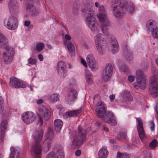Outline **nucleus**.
Instances as JSON below:
<instances>
[{"label": "nucleus", "instance_id": "1", "mask_svg": "<svg viewBox=\"0 0 158 158\" xmlns=\"http://www.w3.org/2000/svg\"><path fill=\"white\" fill-rule=\"evenodd\" d=\"M111 8L114 15L118 18H122L127 12L132 13L135 10L133 3H128L125 0H113Z\"/></svg>", "mask_w": 158, "mask_h": 158}, {"label": "nucleus", "instance_id": "2", "mask_svg": "<svg viewBox=\"0 0 158 158\" xmlns=\"http://www.w3.org/2000/svg\"><path fill=\"white\" fill-rule=\"evenodd\" d=\"M95 110L98 116L102 120L112 126L116 124L117 122L114 114L111 111H106V106L104 102H98L96 104Z\"/></svg>", "mask_w": 158, "mask_h": 158}, {"label": "nucleus", "instance_id": "3", "mask_svg": "<svg viewBox=\"0 0 158 158\" xmlns=\"http://www.w3.org/2000/svg\"><path fill=\"white\" fill-rule=\"evenodd\" d=\"M91 4V3H90L85 4L84 8V13L88 26L94 33L96 34L100 31V29L96 23V19L94 16L95 13Z\"/></svg>", "mask_w": 158, "mask_h": 158}, {"label": "nucleus", "instance_id": "4", "mask_svg": "<svg viewBox=\"0 0 158 158\" xmlns=\"http://www.w3.org/2000/svg\"><path fill=\"white\" fill-rule=\"evenodd\" d=\"M0 48L5 49L3 54V60L6 64L11 63L14 55V49L9 45L8 39L0 33Z\"/></svg>", "mask_w": 158, "mask_h": 158}, {"label": "nucleus", "instance_id": "5", "mask_svg": "<svg viewBox=\"0 0 158 158\" xmlns=\"http://www.w3.org/2000/svg\"><path fill=\"white\" fill-rule=\"evenodd\" d=\"M98 13L97 15V17L101 22V28L102 32L106 35H108L107 31L108 27L110 25V23L107 19L105 13L106 10L103 5H101L98 9Z\"/></svg>", "mask_w": 158, "mask_h": 158}, {"label": "nucleus", "instance_id": "6", "mask_svg": "<svg viewBox=\"0 0 158 158\" xmlns=\"http://www.w3.org/2000/svg\"><path fill=\"white\" fill-rule=\"evenodd\" d=\"M43 135V131L40 130L35 133L33 135L34 142L36 143L32 147L31 151L35 158H41L42 148L40 145L38 143L42 139Z\"/></svg>", "mask_w": 158, "mask_h": 158}, {"label": "nucleus", "instance_id": "7", "mask_svg": "<svg viewBox=\"0 0 158 158\" xmlns=\"http://www.w3.org/2000/svg\"><path fill=\"white\" fill-rule=\"evenodd\" d=\"M38 116L39 121L40 123V125L43 124L44 119L46 121H48L51 117V112L45 106H40L38 107Z\"/></svg>", "mask_w": 158, "mask_h": 158}, {"label": "nucleus", "instance_id": "8", "mask_svg": "<svg viewBox=\"0 0 158 158\" xmlns=\"http://www.w3.org/2000/svg\"><path fill=\"white\" fill-rule=\"evenodd\" d=\"M8 7L11 14L19 15V6L16 0H10L9 2Z\"/></svg>", "mask_w": 158, "mask_h": 158}, {"label": "nucleus", "instance_id": "9", "mask_svg": "<svg viewBox=\"0 0 158 158\" xmlns=\"http://www.w3.org/2000/svg\"><path fill=\"white\" fill-rule=\"evenodd\" d=\"M23 121L27 124H30L34 122L35 119V114L32 112H27L22 115Z\"/></svg>", "mask_w": 158, "mask_h": 158}, {"label": "nucleus", "instance_id": "10", "mask_svg": "<svg viewBox=\"0 0 158 158\" xmlns=\"http://www.w3.org/2000/svg\"><path fill=\"white\" fill-rule=\"evenodd\" d=\"M53 136V131L51 129H49L47 134V137L44 143L45 146L44 150L45 152H47L50 148Z\"/></svg>", "mask_w": 158, "mask_h": 158}, {"label": "nucleus", "instance_id": "11", "mask_svg": "<svg viewBox=\"0 0 158 158\" xmlns=\"http://www.w3.org/2000/svg\"><path fill=\"white\" fill-rule=\"evenodd\" d=\"M86 60L91 70L95 71L98 69V63L92 55L89 54L87 56Z\"/></svg>", "mask_w": 158, "mask_h": 158}, {"label": "nucleus", "instance_id": "12", "mask_svg": "<svg viewBox=\"0 0 158 158\" xmlns=\"http://www.w3.org/2000/svg\"><path fill=\"white\" fill-rule=\"evenodd\" d=\"M158 82L150 81L149 83V92L152 96L156 98L158 95Z\"/></svg>", "mask_w": 158, "mask_h": 158}, {"label": "nucleus", "instance_id": "13", "mask_svg": "<svg viewBox=\"0 0 158 158\" xmlns=\"http://www.w3.org/2000/svg\"><path fill=\"white\" fill-rule=\"evenodd\" d=\"M9 85L11 87L15 88H24L26 87L25 84L21 82L17 78L13 77H10Z\"/></svg>", "mask_w": 158, "mask_h": 158}, {"label": "nucleus", "instance_id": "14", "mask_svg": "<svg viewBox=\"0 0 158 158\" xmlns=\"http://www.w3.org/2000/svg\"><path fill=\"white\" fill-rule=\"evenodd\" d=\"M137 122V127L139 136L140 139L142 140L145 137L143 129V123L142 120L140 118H136Z\"/></svg>", "mask_w": 158, "mask_h": 158}, {"label": "nucleus", "instance_id": "15", "mask_svg": "<svg viewBox=\"0 0 158 158\" xmlns=\"http://www.w3.org/2000/svg\"><path fill=\"white\" fill-rule=\"evenodd\" d=\"M64 151L62 149H57L56 153L51 152L48 153L46 158H64Z\"/></svg>", "mask_w": 158, "mask_h": 158}, {"label": "nucleus", "instance_id": "16", "mask_svg": "<svg viewBox=\"0 0 158 158\" xmlns=\"http://www.w3.org/2000/svg\"><path fill=\"white\" fill-rule=\"evenodd\" d=\"M146 78L136 79V81L133 84L134 87L136 89H144L146 86Z\"/></svg>", "mask_w": 158, "mask_h": 158}, {"label": "nucleus", "instance_id": "17", "mask_svg": "<svg viewBox=\"0 0 158 158\" xmlns=\"http://www.w3.org/2000/svg\"><path fill=\"white\" fill-rule=\"evenodd\" d=\"M19 15H12L7 17L5 20L4 25L5 26L13 22H16L18 20V17Z\"/></svg>", "mask_w": 158, "mask_h": 158}, {"label": "nucleus", "instance_id": "18", "mask_svg": "<svg viewBox=\"0 0 158 158\" xmlns=\"http://www.w3.org/2000/svg\"><path fill=\"white\" fill-rule=\"evenodd\" d=\"M77 94L76 90L74 89H71L69 92V95L66 98L67 102L69 103L74 101L76 99Z\"/></svg>", "mask_w": 158, "mask_h": 158}, {"label": "nucleus", "instance_id": "19", "mask_svg": "<svg viewBox=\"0 0 158 158\" xmlns=\"http://www.w3.org/2000/svg\"><path fill=\"white\" fill-rule=\"evenodd\" d=\"M146 26L147 30L151 32L158 28L157 22L152 20L148 21Z\"/></svg>", "mask_w": 158, "mask_h": 158}, {"label": "nucleus", "instance_id": "20", "mask_svg": "<svg viewBox=\"0 0 158 158\" xmlns=\"http://www.w3.org/2000/svg\"><path fill=\"white\" fill-rule=\"evenodd\" d=\"M109 49L113 53L117 52L118 51V45L115 40H113L110 42Z\"/></svg>", "mask_w": 158, "mask_h": 158}, {"label": "nucleus", "instance_id": "21", "mask_svg": "<svg viewBox=\"0 0 158 158\" xmlns=\"http://www.w3.org/2000/svg\"><path fill=\"white\" fill-rule=\"evenodd\" d=\"M64 44L66 45L69 52L72 56L75 55V48L73 43L70 42H68L67 40H64Z\"/></svg>", "mask_w": 158, "mask_h": 158}, {"label": "nucleus", "instance_id": "22", "mask_svg": "<svg viewBox=\"0 0 158 158\" xmlns=\"http://www.w3.org/2000/svg\"><path fill=\"white\" fill-rule=\"evenodd\" d=\"M79 113V111L78 110L67 111L63 114V117L65 119H70L71 117L77 115Z\"/></svg>", "mask_w": 158, "mask_h": 158}, {"label": "nucleus", "instance_id": "23", "mask_svg": "<svg viewBox=\"0 0 158 158\" xmlns=\"http://www.w3.org/2000/svg\"><path fill=\"white\" fill-rule=\"evenodd\" d=\"M151 72L152 75L150 81L158 82V70L155 67H152Z\"/></svg>", "mask_w": 158, "mask_h": 158}, {"label": "nucleus", "instance_id": "24", "mask_svg": "<svg viewBox=\"0 0 158 158\" xmlns=\"http://www.w3.org/2000/svg\"><path fill=\"white\" fill-rule=\"evenodd\" d=\"M94 40L95 45L105 43L104 39L101 33L96 35L94 37Z\"/></svg>", "mask_w": 158, "mask_h": 158}, {"label": "nucleus", "instance_id": "25", "mask_svg": "<svg viewBox=\"0 0 158 158\" xmlns=\"http://www.w3.org/2000/svg\"><path fill=\"white\" fill-rule=\"evenodd\" d=\"M10 153L9 158H18L20 155V151L17 149L11 147L10 148Z\"/></svg>", "mask_w": 158, "mask_h": 158}, {"label": "nucleus", "instance_id": "26", "mask_svg": "<svg viewBox=\"0 0 158 158\" xmlns=\"http://www.w3.org/2000/svg\"><path fill=\"white\" fill-rule=\"evenodd\" d=\"M54 123L56 131L58 132L60 131L63 124L62 121L60 119H56L54 121Z\"/></svg>", "mask_w": 158, "mask_h": 158}, {"label": "nucleus", "instance_id": "27", "mask_svg": "<svg viewBox=\"0 0 158 158\" xmlns=\"http://www.w3.org/2000/svg\"><path fill=\"white\" fill-rule=\"evenodd\" d=\"M105 43L95 45L97 50L100 55H103L106 49Z\"/></svg>", "mask_w": 158, "mask_h": 158}, {"label": "nucleus", "instance_id": "28", "mask_svg": "<svg viewBox=\"0 0 158 158\" xmlns=\"http://www.w3.org/2000/svg\"><path fill=\"white\" fill-rule=\"evenodd\" d=\"M26 10L28 14L35 15L36 11L35 8L31 3H28L26 7Z\"/></svg>", "mask_w": 158, "mask_h": 158}, {"label": "nucleus", "instance_id": "29", "mask_svg": "<svg viewBox=\"0 0 158 158\" xmlns=\"http://www.w3.org/2000/svg\"><path fill=\"white\" fill-rule=\"evenodd\" d=\"M108 151L106 148H101L98 152V158H106Z\"/></svg>", "mask_w": 158, "mask_h": 158}, {"label": "nucleus", "instance_id": "30", "mask_svg": "<svg viewBox=\"0 0 158 158\" xmlns=\"http://www.w3.org/2000/svg\"><path fill=\"white\" fill-rule=\"evenodd\" d=\"M79 1L76 0L73 4L72 12L73 14L76 15H78L79 10Z\"/></svg>", "mask_w": 158, "mask_h": 158}, {"label": "nucleus", "instance_id": "31", "mask_svg": "<svg viewBox=\"0 0 158 158\" xmlns=\"http://www.w3.org/2000/svg\"><path fill=\"white\" fill-rule=\"evenodd\" d=\"M135 75L136 79H139L146 78V75L145 74L144 71L141 69H138L136 71Z\"/></svg>", "mask_w": 158, "mask_h": 158}, {"label": "nucleus", "instance_id": "32", "mask_svg": "<svg viewBox=\"0 0 158 158\" xmlns=\"http://www.w3.org/2000/svg\"><path fill=\"white\" fill-rule=\"evenodd\" d=\"M48 97L50 101L52 102H55L58 101L60 98V95L58 94H53L49 95Z\"/></svg>", "mask_w": 158, "mask_h": 158}, {"label": "nucleus", "instance_id": "33", "mask_svg": "<svg viewBox=\"0 0 158 158\" xmlns=\"http://www.w3.org/2000/svg\"><path fill=\"white\" fill-rule=\"evenodd\" d=\"M85 130H80V145L82 144L85 139Z\"/></svg>", "mask_w": 158, "mask_h": 158}, {"label": "nucleus", "instance_id": "34", "mask_svg": "<svg viewBox=\"0 0 158 158\" xmlns=\"http://www.w3.org/2000/svg\"><path fill=\"white\" fill-rule=\"evenodd\" d=\"M5 26L9 30H14L16 29L18 27V21L16 22H13Z\"/></svg>", "mask_w": 158, "mask_h": 158}, {"label": "nucleus", "instance_id": "35", "mask_svg": "<svg viewBox=\"0 0 158 158\" xmlns=\"http://www.w3.org/2000/svg\"><path fill=\"white\" fill-rule=\"evenodd\" d=\"M112 75L103 70L102 74V78L104 81H107L111 77Z\"/></svg>", "mask_w": 158, "mask_h": 158}, {"label": "nucleus", "instance_id": "36", "mask_svg": "<svg viewBox=\"0 0 158 158\" xmlns=\"http://www.w3.org/2000/svg\"><path fill=\"white\" fill-rule=\"evenodd\" d=\"M1 132L2 133H4V131L8 127L7 120L4 119H3L1 122Z\"/></svg>", "mask_w": 158, "mask_h": 158}, {"label": "nucleus", "instance_id": "37", "mask_svg": "<svg viewBox=\"0 0 158 158\" xmlns=\"http://www.w3.org/2000/svg\"><path fill=\"white\" fill-rule=\"evenodd\" d=\"M113 68L112 65L109 63L107 64L105 68L104 71L112 75L113 72Z\"/></svg>", "mask_w": 158, "mask_h": 158}, {"label": "nucleus", "instance_id": "38", "mask_svg": "<svg viewBox=\"0 0 158 158\" xmlns=\"http://www.w3.org/2000/svg\"><path fill=\"white\" fill-rule=\"evenodd\" d=\"M44 44L42 43H39L36 44L35 50L38 52L42 51L44 48Z\"/></svg>", "mask_w": 158, "mask_h": 158}, {"label": "nucleus", "instance_id": "39", "mask_svg": "<svg viewBox=\"0 0 158 158\" xmlns=\"http://www.w3.org/2000/svg\"><path fill=\"white\" fill-rule=\"evenodd\" d=\"M119 69L121 71L127 73L129 71V69L125 64H122L119 65Z\"/></svg>", "mask_w": 158, "mask_h": 158}, {"label": "nucleus", "instance_id": "40", "mask_svg": "<svg viewBox=\"0 0 158 158\" xmlns=\"http://www.w3.org/2000/svg\"><path fill=\"white\" fill-rule=\"evenodd\" d=\"M63 69H66V64L63 61H60L57 63V70Z\"/></svg>", "mask_w": 158, "mask_h": 158}, {"label": "nucleus", "instance_id": "41", "mask_svg": "<svg viewBox=\"0 0 158 158\" xmlns=\"http://www.w3.org/2000/svg\"><path fill=\"white\" fill-rule=\"evenodd\" d=\"M129 155L124 153H121L118 152L117 153L116 158H130Z\"/></svg>", "mask_w": 158, "mask_h": 158}, {"label": "nucleus", "instance_id": "42", "mask_svg": "<svg viewBox=\"0 0 158 158\" xmlns=\"http://www.w3.org/2000/svg\"><path fill=\"white\" fill-rule=\"evenodd\" d=\"M31 22L30 20H26L24 21V25L25 26L27 27L29 26V27L26 29V31H29L31 30L33 27L32 24H30Z\"/></svg>", "mask_w": 158, "mask_h": 158}, {"label": "nucleus", "instance_id": "43", "mask_svg": "<svg viewBox=\"0 0 158 158\" xmlns=\"http://www.w3.org/2000/svg\"><path fill=\"white\" fill-rule=\"evenodd\" d=\"M57 71L58 75L61 77H64L66 76L67 75V71L66 70V69H57Z\"/></svg>", "mask_w": 158, "mask_h": 158}, {"label": "nucleus", "instance_id": "44", "mask_svg": "<svg viewBox=\"0 0 158 158\" xmlns=\"http://www.w3.org/2000/svg\"><path fill=\"white\" fill-rule=\"evenodd\" d=\"M124 55L127 60H130L132 58V54L130 51L128 50L124 52Z\"/></svg>", "mask_w": 158, "mask_h": 158}, {"label": "nucleus", "instance_id": "45", "mask_svg": "<svg viewBox=\"0 0 158 158\" xmlns=\"http://www.w3.org/2000/svg\"><path fill=\"white\" fill-rule=\"evenodd\" d=\"M158 143L156 139L153 140L149 144V146L150 148H154L156 147L158 145Z\"/></svg>", "mask_w": 158, "mask_h": 158}, {"label": "nucleus", "instance_id": "46", "mask_svg": "<svg viewBox=\"0 0 158 158\" xmlns=\"http://www.w3.org/2000/svg\"><path fill=\"white\" fill-rule=\"evenodd\" d=\"M36 60L35 58H33L32 57H30L27 60V63L28 64H35L36 63Z\"/></svg>", "mask_w": 158, "mask_h": 158}, {"label": "nucleus", "instance_id": "47", "mask_svg": "<svg viewBox=\"0 0 158 158\" xmlns=\"http://www.w3.org/2000/svg\"><path fill=\"white\" fill-rule=\"evenodd\" d=\"M79 141L78 139H75L73 141V146L75 148H79Z\"/></svg>", "mask_w": 158, "mask_h": 158}, {"label": "nucleus", "instance_id": "48", "mask_svg": "<svg viewBox=\"0 0 158 158\" xmlns=\"http://www.w3.org/2000/svg\"><path fill=\"white\" fill-rule=\"evenodd\" d=\"M57 109L59 110V112L60 115L61 114L64 110V109L61 105H58L56 106Z\"/></svg>", "mask_w": 158, "mask_h": 158}, {"label": "nucleus", "instance_id": "49", "mask_svg": "<svg viewBox=\"0 0 158 158\" xmlns=\"http://www.w3.org/2000/svg\"><path fill=\"white\" fill-rule=\"evenodd\" d=\"M152 34L154 38L158 39V28L152 31Z\"/></svg>", "mask_w": 158, "mask_h": 158}, {"label": "nucleus", "instance_id": "50", "mask_svg": "<svg viewBox=\"0 0 158 158\" xmlns=\"http://www.w3.org/2000/svg\"><path fill=\"white\" fill-rule=\"evenodd\" d=\"M85 78L93 77L90 70L88 69H85Z\"/></svg>", "mask_w": 158, "mask_h": 158}, {"label": "nucleus", "instance_id": "51", "mask_svg": "<svg viewBox=\"0 0 158 158\" xmlns=\"http://www.w3.org/2000/svg\"><path fill=\"white\" fill-rule=\"evenodd\" d=\"M3 100L2 96H0V113H1L3 109Z\"/></svg>", "mask_w": 158, "mask_h": 158}, {"label": "nucleus", "instance_id": "52", "mask_svg": "<svg viewBox=\"0 0 158 158\" xmlns=\"http://www.w3.org/2000/svg\"><path fill=\"white\" fill-rule=\"evenodd\" d=\"M85 78L86 82L88 83V84L91 85L93 83V82L92 80L93 77H88Z\"/></svg>", "mask_w": 158, "mask_h": 158}, {"label": "nucleus", "instance_id": "53", "mask_svg": "<svg viewBox=\"0 0 158 158\" xmlns=\"http://www.w3.org/2000/svg\"><path fill=\"white\" fill-rule=\"evenodd\" d=\"M127 78L128 81L130 82H132L134 81L135 78V76L130 75L128 76Z\"/></svg>", "mask_w": 158, "mask_h": 158}, {"label": "nucleus", "instance_id": "54", "mask_svg": "<svg viewBox=\"0 0 158 158\" xmlns=\"http://www.w3.org/2000/svg\"><path fill=\"white\" fill-rule=\"evenodd\" d=\"M150 128L151 131H153L154 130V123L153 121H150Z\"/></svg>", "mask_w": 158, "mask_h": 158}, {"label": "nucleus", "instance_id": "55", "mask_svg": "<svg viewBox=\"0 0 158 158\" xmlns=\"http://www.w3.org/2000/svg\"><path fill=\"white\" fill-rule=\"evenodd\" d=\"M123 29L126 31H129L130 29V26L128 24H125L124 25Z\"/></svg>", "mask_w": 158, "mask_h": 158}, {"label": "nucleus", "instance_id": "56", "mask_svg": "<svg viewBox=\"0 0 158 158\" xmlns=\"http://www.w3.org/2000/svg\"><path fill=\"white\" fill-rule=\"evenodd\" d=\"M81 44L86 48H89L88 45L86 41L82 40L81 42Z\"/></svg>", "mask_w": 158, "mask_h": 158}, {"label": "nucleus", "instance_id": "57", "mask_svg": "<svg viewBox=\"0 0 158 158\" xmlns=\"http://www.w3.org/2000/svg\"><path fill=\"white\" fill-rule=\"evenodd\" d=\"M123 95L125 97L128 98L130 96V94L128 91H126L124 92Z\"/></svg>", "mask_w": 158, "mask_h": 158}, {"label": "nucleus", "instance_id": "58", "mask_svg": "<svg viewBox=\"0 0 158 158\" xmlns=\"http://www.w3.org/2000/svg\"><path fill=\"white\" fill-rule=\"evenodd\" d=\"M81 63L82 64L85 68L87 67V63L85 60L83 59H81Z\"/></svg>", "mask_w": 158, "mask_h": 158}, {"label": "nucleus", "instance_id": "59", "mask_svg": "<svg viewBox=\"0 0 158 158\" xmlns=\"http://www.w3.org/2000/svg\"><path fill=\"white\" fill-rule=\"evenodd\" d=\"M119 135L120 136V137L122 139H124L126 136V134L125 133L123 132L121 133L120 132L119 133Z\"/></svg>", "mask_w": 158, "mask_h": 158}, {"label": "nucleus", "instance_id": "60", "mask_svg": "<svg viewBox=\"0 0 158 158\" xmlns=\"http://www.w3.org/2000/svg\"><path fill=\"white\" fill-rule=\"evenodd\" d=\"M144 158H151V155L149 152H147L144 155Z\"/></svg>", "mask_w": 158, "mask_h": 158}, {"label": "nucleus", "instance_id": "61", "mask_svg": "<svg viewBox=\"0 0 158 158\" xmlns=\"http://www.w3.org/2000/svg\"><path fill=\"white\" fill-rule=\"evenodd\" d=\"M64 38L65 39L68 40H71V37L69 35L66 34L64 35Z\"/></svg>", "mask_w": 158, "mask_h": 158}, {"label": "nucleus", "instance_id": "62", "mask_svg": "<svg viewBox=\"0 0 158 158\" xmlns=\"http://www.w3.org/2000/svg\"><path fill=\"white\" fill-rule=\"evenodd\" d=\"M38 58L39 60L40 61H43L44 59L43 56L41 54H40L38 55Z\"/></svg>", "mask_w": 158, "mask_h": 158}, {"label": "nucleus", "instance_id": "63", "mask_svg": "<svg viewBox=\"0 0 158 158\" xmlns=\"http://www.w3.org/2000/svg\"><path fill=\"white\" fill-rule=\"evenodd\" d=\"M44 102V100L42 99H39L37 100V103L38 104H40L43 103Z\"/></svg>", "mask_w": 158, "mask_h": 158}, {"label": "nucleus", "instance_id": "64", "mask_svg": "<svg viewBox=\"0 0 158 158\" xmlns=\"http://www.w3.org/2000/svg\"><path fill=\"white\" fill-rule=\"evenodd\" d=\"M102 130L106 132H108L109 131V129L106 127L105 126L102 127Z\"/></svg>", "mask_w": 158, "mask_h": 158}]
</instances>
